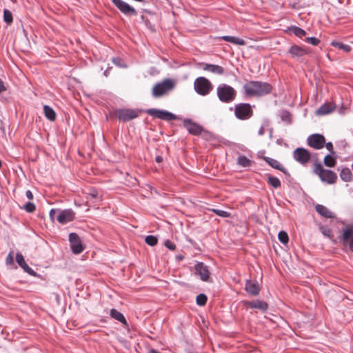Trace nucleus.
Here are the masks:
<instances>
[{
  "label": "nucleus",
  "mask_w": 353,
  "mask_h": 353,
  "mask_svg": "<svg viewBox=\"0 0 353 353\" xmlns=\"http://www.w3.org/2000/svg\"><path fill=\"white\" fill-rule=\"evenodd\" d=\"M245 94L249 97H261L272 90L270 84L258 81H250L243 85Z\"/></svg>",
  "instance_id": "obj_1"
},
{
  "label": "nucleus",
  "mask_w": 353,
  "mask_h": 353,
  "mask_svg": "<svg viewBox=\"0 0 353 353\" xmlns=\"http://www.w3.org/2000/svg\"><path fill=\"white\" fill-rule=\"evenodd\" d=\"M176 85V81L172 79H165L157 83L152 88V96L159 98L166 95L174 89Z\"/></svg>",
  "instance_id": "obj_2"
},
{
  "label": "nucleus",
  "mask_w": 353,
  "mask_h": 353,
  "mask_svg": "<svg viewBox=\"0 0 353 353\" xmlns=\"http://www.w3.org/2000/svg\"><path fill=\"white\" fill-rule=\"evenodd\" d=\"M49 216L52 221L57 219L59 223L65 224L74 220V212L71 209H52Z\"/></svg>",
  "instance_id": "obj_3"
},
{
  "label": "nucleus",
  "mask_w": 353,
  "mask_h": 353,
  "mask_svg": "<svg viewBox=\"0 0 353 353\" xmlns=\"http://www.w3.org/2000/svg\"><path fill=\"white\" fill-rule=\"evenodd\" d=\"M217 96L224 103L232 101L236 97L235 90L227 84H221L217 88Z\"/></svg>",
  "instance_id": "obj_4"
},
{
  "label": "nucleus",
  "mask_w": 353,
  "mask_h": 353,
  "mask_svg": "<svg viewBox=\"0 0 353 353\" xmlns=\"http://www.w3.org/2000/svg\"><path fill=\"white\" fill-rule=\"evenodd\" d=\"M314 172L319 176L321 180L328 184H333L337 179V175L334 172L326 170L321 164H317L314 168Z\"/></svg>",
  "instance_id": "obj_5"
},
{
  "label": "nucleus",
  "mask_w": 353,
  "mask_h": 353,
  "mask_svg": "<svg viewBox=\"0 0 353 353\" xmlns=\"http://www.w3.org/2000/svg\"><path fill=\"white\" fill-rule=\"evenodd\" d=\"M194 88L199 94L205 96L211 92L213 86L208 79L201 77L195 79Z\"/></svg>",
  "instance_id": "obj_6"
},
{
  "label": "nucleus",
  "mask_w": 353,
  "mask_h": 353,
  "mask_svg": "<svg viewBox=\"0 0 353 353\" xmlns=\"http://www.w3.org/2000/svg\"><path fill=\"white\" fill-rule=\"evenodd\" d=\"M145 112L154 118L160 119L164 121H172L176 119L175 114L167 110L151 108L146 110Z\"/></svg>",
  "instance_id": "obj_7"
},
{
  "label": "nucleus",
  "mask_w": 353,
  "mask_h": 353,
  "mask_svg": "<svg viewBox=\"0 0 353 353\" xmlns=\"http://www.w3.org/2000/svg\"><path fill=\"white\" fill-rule=\"evenodd\" d=\"M252 114L251 106L248 103H241L235 107V115L239 119H248Z\"/></svg>",
  "instance_id": "obj_8"
},
{
  "label": "nucleus",
  "mask_w": 353,
  "mask_h": 353,
  "mask_svg": "<svg viewBox=\"0 0 353 353\" xmlns=\"http://www.w3.org/2000/svg\"><path fill=\"white\" fill-rule=\"evenodd\" d=\"M114 5L124 14L128 16H135L137 10L126 2L122 0H112Z\"/></svg>",
  "instance_id": "obj_9"
},
{
  "label": "nucleus",
  "mask_w": 353,
  "mask_h": 353,
  "mask_svg": "<svg viewBox=\"0 0 353 353\" xmlns=\"http://www.w3.org/2000/svg\"><path fill=\"white\" fill-rule=\"evenodd\" d=\"M307 144L316 149L319 150L324 147L325 144V137L319 134H314L312 135H310L308 137L307 139Z\"/></svg>",
  "instance_id": "obj_10"
},
{
  "label": "nucleus",
  "mask_w": 353,
  "mask_h": 353,
  "mask_svg": "<svg viewBox=\"0 0 353 353\" xmlns=\"http://www.w3.org/2000/svg\"><path fill=\"white\" fill-rule=\"evenodd\" d=\"M69 241L73 253L79 254L83 252L84 248L78 234L76 233H70L69 235Z\"/></svg>",
  "instance_id": "obj_11"
},
{
  "label": "nucleus",
  "mask_w": 353,
  "mask_h": 353,
  "mask_svg": "<svg viewBox=\"0 0 353 353\" xmlns=\"http://www.w3.org/2000/svg\"><path fill=\"white\" fill-rule=\"evenodd\" d=\"M116 114L120 121H128L137 117L139 112L135 110L121 109L117 111Z\"/></svg>",
  "instance_id": "obj_12"
},
{
  "label": "nucleus",
  "mask_w": 353,
  "mask_h": 353,
  "mask_svg": "<svg viewBox=\"0 0 353 353\" xmlns=\"http://www.w3.org/2000/svg\"><path fill=\"white\" fill-rule=\"evenodd\" d=\"M294 158L300 163L305 164L310 159V154L306 149L299 148L294 150Z\"/></svg>",
  "instance_id": "obj_13"
},
{
  "label": "nucleus",
  "mask_w": 353,
  "mask_h": 353,
  "mask_svg": "<svg viewBox=\"0 0 353 353\" xmlns=\"http://www.w3.org/2000/svg\"><path fill=\"white\" fill-rule=\"evenodd\" d=\"M341 240L343 243H349L350 249L353 252V226H347L343 230Z\"/></svg>",
  "instance_id": "obj_14"
},
{
  "label": "nucleus",
  "mask_w": 353,
  "mask_h": 353,
  "mask_svg": "<svg viewBox=\"0 0 353 353\" xmlns=\"http://www.w3.org/2000/svg\"><path fill=\"white\" fill-rule=\"evenodd\" d=\"M199 65L203 70L211 72L214 74L222 75L224 73L223 68L219 65L205 63H201Z\"/></svg>",
  "instance_id": "obj_15"
},
{
  "label": "nucleus",
  "mask_w": 353,
  "mask_h": 353,
  "mask_svg": "<svg viewBox=\"0 0 353 353\" xmlns=\"http://www.w3.org/2000/svg\"><path fill=\"white\" fill-rule=\"evenodd\" d=\"M196 273L199 275L200 279L203 281H208L210 279V271L208 267L203 263H197L195 265Z\"/></svg>",
  "instance_id": "obj_16"
},
{
  "label": "nucleus",
  "mask_w": 353,
  "mask_h": 353,
  "mask_svg": "<svg viewBox=\"0 0 353 353\" xmlns=\"http://www.w3.org/2000/svg\"><path fill=\"white\" fill-rule=\"evenodd\" d=\"M183 124L187 130L192 134L198 135L202 131V128L199 125L192 122L190 119H185L183 121Z\"/></svg>",
  "instance_id": "obj_17"
},
{
  "label": "nucleus",
  "mask_w": 353,
  "mask_h": 353,
  "mask_svg": "<svg viewBox=\"0 0 353 353\" xmlns=\"http://www.w3.org/2000/svg\"><path fill=\"white\" fill-rule=\"evenodd\" d=\"M336 109V105L333 103H325L316 110V114L319 116L328 114Z\"/></svg>",
  "instance_id": "obj_18"
},
{
  "label": "nucleus",
  "mask_w": 353,
  "mask_h": 353,
  "mask_svg": "<svg viewBox=\"0 0 353 353\" xmlns=\"http://www.w3.org/2000/svg\"><path fill=\"white\" fill-rule=\"evenodd\" d=\"M245 289L248 293L253 296H256L260 291L259 285L256 281H247Z\"/></svg>",
  "instance_id": "obj_19"
},
{
  "label": "nucleus",
  "mask_w": 353,
  "mask_h": 353,
  "mask_svg": "<svg viewBox=\"0 0 353 353\" xmlns=\"http://www.w3.org/2000/svg\"><path fill=\"white\" fill-rule=\"evenodd\" d=\"M16 261L19 266L26 272L30 274H33L34 271L28 266V265L25 261V259L23 255L21 253H17L16 254Z\"/></svg>",
  "instance_id": "obj_20"
},
{
  "label": "nucleus",
  "mask_w": 353,
  "mask_h": 353,
  "mask_svg": "<svg viewBox=\"0 0 353 353\" xmlns=\"http://www.w3.org/2000/svg\"><path fill=\"white\" fill-rule=\"evenodd\" d=\"M307 50L303 48L298 46H292L290 50L289 53L292 57H300L307 54Z\"/></svg>",
  "instance_id": "obj_21"
},
{
  "label": "nucleus",
  "mask_w": 353,
  "mask_h": 353,
  "mask_svg": "<svg viewBox=\"0 0 353 353\" xmlns=\"http://www.w3.org/2000/svg\"><path fill=\"white\" fill-rule=\"evenodd\" d=\"M316 212L323 217L334 218V214L323 205L318 204L315 207Z\"/></svg>",
  "instance_id": "obj_22"
},
{
  "label": "nucleus",
  "mask_w": 353,
  "mask_h": 353,
  "mask_svg": "<svg viewBox=\"0 0 353 353\" xmlns=\"http://www.w3.org/2000/svg\"><path fill=\"white\" fill-rule=\"evenodd\" d=\"M264 161L268 163L271 167L279 170L282 172H285L284 168L281 165V163L276 159H272L270 157H263Z\"/></svg>",
  "instance_id": "obj_23"
},
{
  "label": "nucleus",
  "mask_w": 353,
  "mask_h": 353,
  "mask_svg": "<svg viewBox=\"0 0 353 353\" xmlns=\"http://www.w3.org/2000/svg\"><path fill=\"white\" fill-rule=\"evenodd\" d=\"M248 305L252 308L259 309L262 311H265L268 309V304L260 300L248 302Z\"/></svg>",
  "instance_id": "obj_24"
},
{
  "label": "nucleus",
  "mask_w": 353,
  "mask_h": 353,
  "mask_svg": "<svg viewBox=\"0 0 353 353\" xmlns=\"http://www.w3.org/2000/svg\"><path fill=\"white\" fill-rule=\"evenodd\" d=\"M340 177L344 181H350L352 177L350 170L347 168H342L340 172Z\"/></svg>",
  "instance_id": "obj_25"
},
{
  "label": "nucleus",
  "mask_w": 353,
  "mask_h": 353,
  "mask_svg": "<svg viewBox=\"0 0 353 353\" xmlns=\"http://www.w3.org/2000/svg\"><path fill=\"white\" fill-rule=\"evenodd\" d=\"M110 316L112 318L119 321V322L126 324V320L124 316L116 309H112L110 310Z\"/></svg>",
  "instance_id": "obj_26"
},
{
  "label": "nucleus",
  "mask_w": 353,
  "mask_h": 353,
  "mask_svg": "<svg viewBox=\"0 0 353 353\" xmlns=\"http://www.w3.org/2000/svg\"><path fill=\"white\" fill-rule=\"evenodd\" d=\"M222 39L226 41L230 42L234 44L239 45V46H243L245 45V41L243 39L236 37H232V36H224L222 37Z\"/></svg>",
  "instance_id": "obj_27"
},
{
  "label": "nucleus",
  "mask_w": 353,
  "mask_h": 353,
  "mask_svg": "<svg viewBox=\"0 0 353 353\" xmlns=\"http://www.w3.org/2000/svg\"><path fill=\"white\" fill-rule=\"evenodd\" d=\"M43 111L45 116L50 121H54L56 119V114L52 108L49 107L48 105L43 106Z\"/></svg>",
  "instance_id": "obj_28"
},
{
  "label": "nucleus",
  "mask_w": 353,
  "mask_h": 353,
  "mask_svg": "<svg viewBox=\"0 0 353 353\" xmlns=\"http://www.w3.org/2000/svg\"><path fill=\"white\" fill-rule=\"evenodd\" d=\"M290 30L296 37L302 38L305 36L306 32L302 28L296 26H294L290 28Z\"/></svg>",
  "instance_id": "obj_29"
},
{
  "label": "nucleus",
  "mask_w": 353,
  "mask_h": 353,
  "mask_svg": "<svg viewBox=\"0 0 353 353\" xmlns=\"http://www.w3.org/2000/svg\"><path fill=\"white\" fill-rule=\"evenodd\" d=\"M331 45L347 52H350L351 50V47L350 46L338 41H332Z\"/></svg>",
  "instance_id": "obj_30"
},
{
  "label": "nucleus",
  "mask_w": 353,
  "mask_h": 353,
  "mask_svg": "<svg viewBox=\"0 0 353 353\" xmlns=\"http://www.w3.org/2000/svg\"><path fill=\"white\" fill-rule=\"evenodd\" d=\"M268 181L269 184L274 188H278L281 186V182L279 179L275 176H268Z\"/></svg>",
  "instance_id": "obj_31"
},
{
  "label": "nucleus",
  "mask_w": 353,
  "mask_h": 353,
  "mask_svg": "<svg viewBox=\"0 0 353 353\" xmlns=\"http://www.w3.org/2000/svg\"><path fill=\"white\" fill-rule=\"evenodd\" d=\"M237 162L242 167H248L251 165V161L245 156H240L238 158Z\"/></svg>",
  "instance_id": "obj_32"
},
{
  "label": "nucleus",
  "mask_w": 353,
  "mask_h": 353,
  "mask_svg": "<svg viewBox=\"0 0 353 353\" xmlns=\"http://www.w3.org/2000/svg\"><path fill=\"white\" fill-rule=\"evenodd\" d=\"M324 164L327 167H334L336 164V159L331 155H326L324 158Z\"/></svg>",
  "instance_id": "obj_33"
},
{
  "label": "nucleus",
  "mask_w": 353,
  "mask_h": 353,
  "mask_svg": "<svg viewBox=\"0 0 353 353\" xmlns=\"http://www.w3.org/2000/svg\"><path fill=\"white\" fill-rule=\"evenodd\" d=\"M3 19L6 23L10 24L12 22V12L5 9L3 11Z\"/></svg>",
  "instance_id": "obj_34"
},
{
  "label": "nucleus",
  "mask_w": 353,
  "mask_h": 353,
  "mask_svg": "<svg viewBox=\"0 0 353 353\" xmlns=\"http://www.w3.org/2000/svg\"><path fill=\"white\" fill-rule=\"evenodd\" d=\"M279 240L283 244H287L288 243V235L284 231H280L278 234Z\"/></svg>",
  "instance_id": "obj_35"
},
{
  "label": "nucleus",
  "mask_w": 353,
  "mask_h": 353,
  "mask_svg": "<svg viewBox=\"0 0 353 353\" xmlns=\"http://www.w3.org/2000/svg\"><path fill=\"white\" fill-rule=\"evenodd\" d=\"M196 301L199 305L203 306L206 303L207 296L203 294H200L196 296Z\"/></svg>",
  "instance_id": "obj_36"
},
{
  "label": "nucleus",
  "mask_w": 353,
  "mask_h": 353,
  "mask_svg": "<svg viewBox=\"0 0 353 353\" xmlns=\"http://www.w3.org/2000/svg\"><path fill=\"white\" fill-rule=\"evenodd\" d=\"M145 241L148 245H151V246L155 245L158 241L157 238L156 236H152V235L147 236L145 237Z\"/></svg>",
  "instance_id": "obj_37"
},
{
  "label": "nucleus",
  "mask_w": 353,
  "mask_h": 353,
  "mask_svg": "<svg viewBox=\"0 0 353 353\" xmlns=\"http://www.w3.org/2000/svg\"><path fill=\"white\" fill-rule=\"evenodd\" d=\"M212 211L218 216H221V217H224V218H226V217H229L230 216V214L228 212H226V211H224V210H219V209H213Z\"/></svg>",
  "instance_id": "obj_38"
},
{
  "label": "nucleus",
  "mask_w": 353,
  "mask_h": 353,
  "mask_svg": "<svg viewBox=\"0 0 353 353\" xmlns=\"http://www.w3.org/2000/svg\"><path fill=\"white\" fill-rule=\"evenodd\" d=\"M23 209L28 212H33L35 209V205L32 202H28L23 207Z\"/></svg>",
  "instance_id": "obj_39"
},
{
  "label": "nucleus",
  "mask_w": 353,
  "mask_h": 353,
  "mask_svg": "<svg viewBox=\"0 0 353 353\" xmlns=\"http://www.w3.org/2000/svg\"><path fill=\"white\" fill-rule=\"evenodd\" d=\"M6 263L7 265H14V256H13V252H10L6 259Z\"/></svg>",
  "instance_id": "obj_40"
},
{
  "label": "nucleus",
  "mask_w": 353,
  "mask_h": 353,
  "mask_svg": "<svg viewBox=\"0 0 353 353\" xmlns=\"http://www.w3.org/2000/svg\"><path fill=\"white\" fill-rule=\"evenodd\" d=\"M305 41L313 46H317L320 43V40L316 37H307Z\"/></svg>",
  "instance_id": "obj_41"
},
{
  "label": "nucleus",
  "mask_w": 353,
  "mask_h": 353,
  "mask_svg": "<svg viewBox=\"0 0 353 353\" xmlns=\"http://www.w3.org/2000/svg\"><path fill=\"white\" fill-rule=\"evenodd\" d=\"M321 230L324 236L329 237V238H331L332 236V230L330 228L323 227L321 228Z\"/></svg>",
  "instance_id": "obj_42"
},
{
  "label": "nucleus",
  "mask_w": 353,
  "mask_h": 353,
  "mask_svg": "<svg viewBox=\"0 0 353 353\" xmlns=\"http://www.w3.org/2000/svg\"><path fill=\"white\" fill-rule=\"evenodd\" d=\"M165 246L170 250H174L176 248V245L174 243L169 240H166L164 243Z\"/></svg>",
  "instance_id": "obj_43"
},
{
  "label": "nucleus",
  "mask_w": 353,
  "mask_h": 353,
  "mask_svg": "<svg viewBox=\"0 0 353 353\" xmlns=\"http://www.w3.org/2000/svg\"><path fill=\"white\" fill-rule=\"evenodd\" d=\"M112 61L115 65H117L119 67H125V65L122 64V62H123L122 59L119 57L114 58L112 59Z\"/></svg>",
  "instance_id": "obj_44"
},
{
  "label": "nucleus",
  "mask_w": 353,
  "mask_h": 353,
  "mask_svg": "<svg viewBox=\"0 0 353 353\" xmlns=\"http://www.w3.org/2000/svg\"><path fill=\"white\" fill-rule=\"evenodd\" d=\"M7 90L3 81L0 79V93L5 92Z\"/></svg>",
  "instance_id": "obj_45"
},
{
  "label": "nucleus",
  "mask_w": 353,
  "mask_h": 353,
  "mask_svg": "<svg viewBox=\"0 0 353 353\" xmlns=\"http://www.w3.org/2000/svg\"><path fill=\"white\" fill-rule=\"evenodd\" d=\"M26 196L30 200L33 199V194H32V192L30 190H27L26 192Z\"/></svg>",
  "instance_id": "obj_46"
},
{
  "label": "nucleus",
  "mask_w": 353,
  "mask_h": 353,
  "mask_svg": "<svg viewBox=\"0 0 353 353\" xmlns=\"http://www.w3.org/2000/svg\"><path fill=\"white\" fill-rule=\"evenodd\" d=\"M325 147L330 152H332L333 150V145H332V143L331 142L327 143L325 144Z\"/></svg>",
  "instance_id": "obj_47"
},
{
  "label": "nucleus",
  "mask_w": 353,
  "mask_h": 353,
  "mask_svg": "<svg viewBox=\"0 0 353 353\" xmlns=\"http://www.w3.org/2000/svg\"><path fill=\"white\" fill-rule=\"evenodd\" d=\"M264 133H265L264 128L262 126V127H261V128L259 129V132H258V134H259V135H261H261H263V134H264Z\"/></svg>",
  "instance_id": "obj_48"
},
{
  "label": "nucleus",
  "mask_w": 353,
  "mask_h": 353,
  "mask_svg": "<svg viewBox=\"0 0 353 353\" xmlns=\"http://www.w3.org/2000/svg\"><path fill=\"white\" fill-rule=\"evenodd\" d=\"M90 196L92 198H96L97 196V192L96 191H93L90 193Z\"/></svg>",
  "instance_id": "obj_49"
},
{
  "label": "nucleus",
  "mask_w": 353,
  "mask_h": 353,
  "mask_svg": "<svg viewBox=\"0 0 353 353\" xmlns=\"http://www.w3.org/2000/svg\"><path fill=\"white\" fill-rule=\"evenodd\" d=\"M156 161H157V162H159V163L161 162L162 161V157H159V156L157 157H156Z\"/></svg>",
  "instance_id": "obj_50"
},
{
  "label": "nucleus",
  "mask_w": 353,
  "mask_h": 353,
  "mask_svg": "<svg viewBox=\"0 0 353 353\" xmlns=\"http://www.w3.org/2000/svg\"><path fill=\"white\" fill-rule=\"evenodd\" d=\"M176 259H177L178 260H182V259H183V256H181V255H178V256H176Z\"/></svg>",
  "instance_id": "obj_51"
},
{
  "label": "nucleus",
  "mask_w": 353,
  "mask_h": 353,
  "mask_svg": "<svg viewBox=\"0 0 353 353\" xmlns=\"http://www.w3.org/2000/svg\"><path fill=\"white\" fill-rule=\"evenodd\" d=\"M152 353H158V352L155 350H152Z\"/></svg>",
  "instance_id": "obj_52"
}]
</instances>
